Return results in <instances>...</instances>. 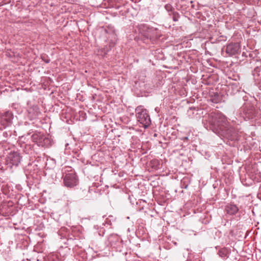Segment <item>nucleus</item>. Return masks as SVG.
<instances>
[{
    "label": "nucleus",
    "instance_id": "nucleus-19",
    "mask_svg": "<svg viewBox=\"0 0 261 261\" xmlns=\"http://www.w3.org/2000/svg\"><path fill=\"white\" fill-rule=\"evenodd\" d=\"M105 31H106V32L107 33H108V31H107V30H106Z\"/></svg>",
    "mask_w": 261,
    "mask_h": 261
},
{
    "label": "nucleus",
    "instance_id": "nucleus-13",
    "mask_svg": "<svg viewBox=\"0 0 261 261\" xmlns=\"http://www.w3.org/2000/svg\"><path fill=\"white\" fill-rule=\"evenodd\" d=\"M255 116V113L253 112V110L251 109L250 110H248L246 112L245 118V119H253Z\"/></svg>",
    "mask_w": 261,
    "mask_h": 261
},
{
    "label": "nucleus",
    "instance_id": "nucleus-9",
    "mask_svg": "<svg viewBox=\"0 0 261 261\" xmlns=\"http://www.w3.org/2000/svg\"><path fill=\"white\" fill-rule=\"evenodd\" d=\"M221 133L227 135L230 139L233 140L237 137L238 130L228 123L226 129L222 130Z\"/></svg>",
    "mask_w": 261,
    "mask_h": 261
},
{
    "label": "nucleus",
    "instance_id": "nucleus-15",
    "mask_svg": "<svg viewBox=\"0 0 261 261\" xmlns=\"http://www.w3.org/2000/svg\"><path fill=\"white\" fill-rule=\"evenodd\" d=\"M165 8L168 12H171L173 10L172 5L169 4H166L165 6Z\"/></svg>",
    "mask_w": 261,
    "mask_h": 261
},
{
    "label": "nucleus",
    "instance_id": "nucleus-8",
    "mask_svg": "<svg viewBox=\"0 0 261 261\" xmlns=\"http://www.w3.org/2000/svg\"><path fill=\"white\" fill-rule=\"evenodd\" d=\"M240 52V45L239 43H231L226 46V53L229 56L235 55Z\"/></svg>",
    "mask_w": 261,
    "mask_h": 261
},
{
    "label": "nucleus",
    "instance_id": "nucleus-7",
    "mask_svg": "<svg viewBox=\"0 0 261 261\" xmlns=\"http://www.w3.org/2000/svg\"><path fill=\"white\" fill-rule=\"evenodd\" d=\"M12 113L11 112L7 111L0 115V124L5 128L12 123Z\"/></svg>",
    "mask_w": 261,
    "mask_h": 261
},
{
    "label": "nucleus",
    "instance_id": "nucleus-10",
    "mask_svg": "<svg viewBox=\"0 0 261 261\" xmlns=\"http://www.w3.org/2000/svg\"><path fill=\"white\" fill-rule=\"evenodd\" d=\"M225 211L227 214L230 215H234L238 213L239 208L234 204L229 203L225 206Z\"/></svg>",
    "mask_w": 261,
    "mask_h": 261
},
{
    "label": "nucleus",
    "instance_id": "nucleus-18",
    "mask_svg": "<svg viewBox=\"0 0 261 261\" xmlns=\"http://www.w3.org/2000/svg\"><path fill=\"white\" fill-rule=\"evenodd\" d=\"M185 139L187 140L188 139V137H186Z\"/></svg>",
    "mask_w": 261,
    "mask_h": 261
},
{
    "label": "nucleus",
    "instance_id": "nucleus-4",
    "mask_svg": "<svg viewBox=\"0 0 261 261\" xmlns=\"http://www.w3.org/2000/svg\"><path fill=\"white\" fill-rule=\"evenodd\" d=\"M50 166H51V168L50 167L51 171V176L53 181H59L60 179L63 177V173L60 170V166L59 165H56V160L54 159L50 158Z\"/></svg>",
    "mask_w": 261,
    "mask_h": 261
},
{
    "label": "nucleus",
    "instance_id": "nucleus-17",
    "mask_svg": "<svg viewBox=\"0 0 261 261\" xmlns=\"http://www.w3.org/2000/svg\"><path fill=\"white\" fill-rule=\"evenodd\" d=\"M211 100L213 102L218 103L219 102V99L218 98V95H217V96L215 98L211 99Z\"/></svg>",
    "mask_w": 261,
    "mask_h": 261
},
{
    "label": "nucleus",
    "instance_id": "nucleus-14",
    "mask_svg": "<svg viewBox=\"0 0 261 261\" xmlns=\"http://www.w3.org/2000/svg\"><path fill=\"white\" fill-rule=\"evenodd\" d=\"M172 19L174 21H177L179 17V14L176 12H172Z\"/></svg>",
    "mask_w": 261,
    "mask_h": 261
},
{
    "label": "nucleus",
    "instance_id": "nucleus-16",
    "mask_svg": "<svg viewBox=\"0 0 261 261\" xmlns=\"http://www.w3.org/2000/svg\"><path fill=\"white\" fill-rule=\"evenodd\" d=\"M259 75L260 73H255V72L253 73L254 79L255 81H256L258 82L261 81V79L257 77Z\"/></svg>",
    "mask_w": 261,
    "mask_h": 261
},
{
    "label": "nucleus",
    "instance_id": "nucleus-11",
    "mask_svg": "<svg viewBox=\"0 0 261 261\" xmlns=\"http://www.w3.org/2000/svg\"><path fill=\"white\" fill-rule=\"evenodd\" d=\"M119 240V237L118 235L115 234L110 235L108 239L109 243L111 246H114Z\"/></svg>",
    "mask_w": 261,
    "mask_h": 261
},
{
    "label": "nucleus",
    "instance_id": "nucleus-1",
    "mask_svg": "<svg viewBox=\"0 0 261 261\" xmlns=\"http://www.w3.org/2000/svg\"><path fill=\"white\" fill-rule=\"evenodd\" d=\"M208 122L214 132H221L222 130L226 129L228 123L225 116L218 111L213 112L210 114Z\"/></svg>",
    "mask_w": 261,
    "mask_h": 261
},
{
    "label": "nucleus",
    "instance_id": "nucleus-6",
    "mask_svg": "<svg viewBox=\"0 0 261 261\" xmlns=\"http://www.w3.org/2000/svg\"><path fill=\"white\" fill-rule=\"evenodd\" d=\"M22 157L18 151H11L7 155L6 163L12 167L13 166H17L21 160Z\"/></svg>",
    "mask_w": 261,
    "mask_h": 261
},
{
    "label": "nucleus",
    "instance_id": "nucleus-12",
    "mask_svg": "<svg viewBox=\"0 0 261 261\" xmlns=\"http://www.w3.org/2000/svg\"><path fill=\"white\" fill-rule=\"evenodd\" d=\"M229 251L227 249L223 248L218 251V254L220 257L223 259H226L228 257Z\"/></svg>",
    "mask_w": 261,
    "mask_h": 261
},
{
    "label": "nucleus",
    "instance_id": "nucleus-2",
    "mask_svg": "<svg viewBox=\"0 0 261 261\" xmlns=\"http://www.w3.org/2000/svg\"><path fill=\"white\" fill-rule=\"evenodd\" d=\"M140 32L146 38L150 40L158 39L161 35L160 31L153 27H149L148 25L142 23L138 26Z\"/></svg>",
    "mask_w": 261,
    "mask_h": 261
},
{
    "label": "nucleus",
    "instance_id": "nucleus-5",
    "mask_svg": "<svg viewBox=\"0 0 261 261\" xmlns=\"http://www.w3.org/2000/svg\"><path fill=\"white\" fill-rule=\"evenodd\" d=\"M66 168L70 169L71 172L66 174L64 177V184L66 187L72 188L77 185V178L75 173L72 171L70 167ZM67 171H69V170Z\"/></svg>",
    "mask_w": 261,
    "mask_h": 261
},
{
    "label": "nucleus",
    "instance_id": "nucleus-3",
    "mask_svg": "<svg viewBox=\"0 0 261 261\" xmlns=\"http://www.w3.org/2000/svg\"><path fill=\"white\" fill-rule=\"evenodd\" d=\"M137 120L142 126L147 128L151 123V120L147 111L142 106L137 107L135 110Z\"/></svg>",
    "mask_w": 261,
    "mask_h": 261
}]
</instances>
